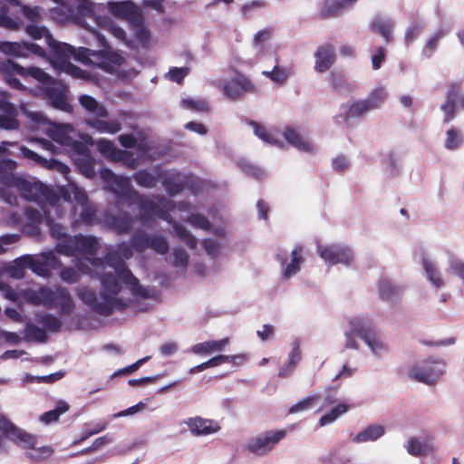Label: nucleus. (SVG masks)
<instances>
[{"instance_id": "f257e3e1", "label": "nucleus", "mask_w": 464, "mask_h": 464, "mask_svg": "<svg viewBox=\"0 0 464 464\" xmlns=\"http://www.w3.org/2000/svg\"><path fill=\"white\" fill-rule=\"evenodd\" d=\"M60 201V198L50 200L44 207V216L40 215L37 221L44 220L50 227L52 236L58 239L56 249L60 254L75 256L78 259V269L82 273L101 277L102 285L101 295L104 299L105 307H100L101 304L98 303L94 293L85 287L79 289V297L84 303L104 312L113 306V297L121 289V282H124L137 298L148 297L147 290L139 285L138 280L125 267L121 260L114 262L111 254L108 256L107 263L92 258L98 247V242L94 237L82 236L67 237L63 232V227L53 222V213L59 215Z\"/></svg>"}, {"instance_id": "f03ea898", "label": "nucleus", "mask_w": 464, "mask_h": 464, "mask_svg": "<svg viewBox=\"0 0 464 464\" xmlns=\"http://www.w3.org/2000/svg\"><path fill=\"white\" fill-rule=\"evenodd\" d=\"M73 1L75 7H77V0ZM76 10L79 12L78 8H76ZM78 14L79 17H77V23L96 36L102 49L99 51L91 50L85 47L75 49L68 44L54 40L49 34L48 30L43 26L31 24L26 26L25 32L29 36L35 40L45 38L46 43L53 52L51 63L53 67L59 72H63L74 78L83 80L90 78V73L70 63V59L72 57L74 60L85 65H92L101 68L107 72L112 74L115 73L120 77H127V74L122 70L125 64V58L107 44L103 35L97 33L86 22V18H88L87 16H82L80 13H78Z\"/></svg>"}, {"instance_id": "7ed1b4c3", "label": "nucleus", "mask_w": 464, "mask_h": 464, "mask_svg": "<svg viewBox=\"0 0 464 464\" xmlns=\"http://www.w3.org/2000/svg\"><path fill=\"white\" fill-rule=\"evenodd\" d=\"M101 177L107 183L110 189L118 197H130L134 199L135 204L138 205L141 218H145L146 216H158L169 222H172L174 218L181 220L188 218V222L195 227L207 229L209 226L208 220L202 215H185L188 208L187 204L176 206L171 201L163 198H157L156 201L144 200L130 190L129 179L116 176L108 169L101 171Z\"/></svg>"}, {"instance_id": "20e7f679", "label": "nucleus", "mask_w": 464, "mask_h": 464, "mask_svg": "<svg viewBox=\"0 0 464 464\" xmlns=\"http://www.w3.org/2000/svg\"><path fill=\"white\" fill-rule=\"evenodd\" d=\"M0 72L5 76L6 83L17 90H24L25 87L14 78V75L22 77H33L42 84L43 90L51 102V104L61 111H69L71 105L66 94V87L54 82L51 76L37 67L24 68L11 60L0 63Z\"/></svg>"}, {"instance_id": "39448f33", "label": "nucleus", "mask_w": 464, "mask_h": 464, "mask_svg": "<svg viewBox=\"0 0 464 464\" xmlns=\"http://www.w3.org/2000/svg\"><path fill=\"white\" fill-rule=\"evenodd\" d=\"M77 8L82 16H87L92 20L99 27L110 32L116 39L122 44L130 48H136L137 45L147 47L150 41V32L147 25L144 24L142 14L140 15L139 21L130 23L133 34L136 38V43L129 40L126 37V32L108 16L98 15L96 10L99 7L97 5L89 0H77Z\"/></svg>"}, {"instance_id": "423d86ee", "label": "nucleus", "mask_w": 464, "mask_h": 464, "mask_svg": "<svg viewBox=\"0 0 464 464\" xmlns=\"http://www.w3.org/2000/svg\"><path fill=\"white\" fill-rule=\"evenodd\" d=\"M0 289L3 291L4 296L11 301L16 302L24 299L31 304H42L48 308L58 306L62 314H69L73 308L72 300L64 289L59 288L56 291H52L48 288H40L16 292L5 285H0Z\"/></svg>"}, {"instance_id": "0eeeda50", "label": "nucleus", "mask_w": 464, "mask_h": 464, "mask_svg": "<svg viewBox=\"0 0 464 464\" xmlns=\"http://www.w3.org/2000/svg\"><path fill=\"white\" fill-rule=\"evenodd\" d=\"M22 110L27 117L28 124L33 131L46 134L54 141L70 148L72 151L84 152L85 146L82 144V141L79 142L73 140L75 131L72 125L55 124L44 118L40 112L27 111L24 107H22Z\"/></svg>"}, {"instance_id": "6e6552de", "label": "nucleus", "mask_w": 464, "mask_h": 464, "mask_svg": "<svg viewBox=\"0 0 464 464\" xmlns=\"http://www.w3.org/2000/svg\"><path fill=\"white\" fill-rule=\"evenodd\" d=\"M251 126L255 135L267 144L282 147L284 145L282 138H284L288 144L303 152L313 153L316 150L315 145L295 129L285 128L280 131L276 128L259 125L256 122H252Z\"/></svg>"}, {"instance_id": "1a4fd4ad", "label": "nucleus", "mask_w": 464, "mask_h": 464, "mask_svg": "<svg viewBox=\"0 0 464 464\" xmlns=\"http://www.w3.org/2000/svg\"><path fill=\"white\" fill-rule=\"evenodd\" d=\"M16 163L11 160H3L0 161V179L7 188H15L26 199H37L38 193L42 189V185L36 182H30L22 176L14 174V170Z\"/></svg>"}, {"instance_id": "9d476101", "label": "nucleus", "mask_w": 464, "mask_h": 464, "mask_svg": "<svg viewBox=\"0 0 464 464\" xmlns=\"http://www.w3.org/2000/svg\"><path fill=\"white\" fill-rule=\"evenodd\" d=\"M445 372L443 362L426 359L416 362L407 368V376L419 382L432 384L440 380Z\"/></svg>"}, {"instance_id": "9b49d317", "label": "nucleus", "mask_w": 464, "mask_h": 464, "mask_svg": "<svg viewBox=\"0 0 464 464\" xmlns=\"http://www.w3.org/2000/svg\"><path fill=\"white\" fill-rule=\"evenodd\" d=\"M414 259L422 267V274L429 285L434 289L446 286V279L440 269L435 257L424 246H418L413 253Z\"/></svg>"}, {"instance_id": "f8f14e48", "label": "nucleus", "mask_w": 464, "mask_h": 464, "mask_svg": "<svg viewBox=\"0 0 464 464\" xmlns=\"http://www.w3.org/2000/svg\"><path fill=\"white\" fill-rule=\"evenodd\" d=\"M285 430H270L250 437L244 444V449L257 457L269 454L273 449L285 438Z\"/></svg>"}, {"instance_id": "ddd939ff", "label": "nucleus", "mask_w": 464, "mask_h": 464, "mask_svg": "<svg viewBox=\"0 0 464 464\" xmlns=\"http://www.w3.org/2000/svg\"><path fill=\"white\" fill-rule=\"evenodd\" d=\"M63 199L67 205L72 206L74 215L79 213L82 222L89 223L93 217L92 209L88 206L87 196L75 184L69 183L65 188L63 189Z\"/></svg>"}, {"instance_id": "4468645a", "label": "nucleus", "mask_w": 464, "mask_h": 464, "mask_svg": "<svg viewBox=\"0 0 464 464\" xmlns=\"http://www.w3.org/2000/svg\"><path fill=\"white\" fill-rule=\"evenodd\" d=\"M218 88L227 98L231 100H237L246 92L255 91V85L251 80L237 71L234 72L229 78L224 79L218 84Z\"/></svg>"}, {"instance_id": "2eb2a0df", "label": "nucleus", "mask_w": 464, "mask_h": 464, "mask_svg": "<svg viewBox=\"0 0 464 464\" xmlns=\"http://www.w3.org/2000/svg\"><path fill=\"white\" fill-rule=\"evenodd\" d=\"M276 259L280 265V272L284 280H288L295 276L301 269L303 263V247L295 246L291 252L278 251Z\"/></svg>"}, {"instance_id": "dca6fc26", "label": "nucleus", "mask_w": 464, "mask_h": 464, "mask_svg": "<svg viewBox=\"0 0 464 464\" xmlns=\"http://www.w3.org/2000/svg\"><path fill=\"white\" fill-rule=\"evenodd\" d=\"M317 253L328 266H349L354 259L352 249L344 245H318Z\"/></svg>"}, {"instance_id": "f3484780", "label": "nucleus", "mask_w": 464, "mask_h": 464, "mask_svg": "<svg viewBox=\"0 0 464 464\" xmlns=\"http://www.w3.org/2000/svg\"><path fill=\"white\" fill-rule=\"evenodd\" d=\"M17 264L28 266V268L32 269L33 272L41 276H48L50 269L55 268L59 265L57 258L52 252L44 254L35 258L30 256H23L18 258Z\"/></svg>"}, {"instance_id": "a211bd4d", "label": "nucleus", "mask_w": 464, "mask_h": 464, "mask_svg": "<svg viewBox=\"0 0 464 464\" xmlns=\"http://www.w3.org/2000/svg\"><path fill=\"white\" fill-rule=\"evenodd\" d=\"M189 432L195 437H207L218 433L221 427L218 420L201 416H193L183 420Z\"/></svg>"}, {"instance_id": "6ab92c4d", "label": "nucleus", "mask_w": 464, "mask_h": 464, "mask_svg": "<svg viewBox=\"0 0 464 464\" xmlns=\"http://www.w3.org/2000/svg\"><path fill=\"white\" fill-rule=\"evenodd\" d=\"M0 52L5 55L18 58H25L29 53H33L40 57H43L45 54L41 46L29 42H0Z\"/></svg>"}, {"instance_id": "aec40b11", "label": "nucleus", "mask_w": 464, "mask_h": 464, "mask_svg": "<svg viewBox=\"0 0 464 464\" xmlns=\"http://www.w3.org/2000/svg\"><path fill=\"white\" fill-rule=\"evenodd\" d=\"M0 431L2 436L19 445H33L34 436L22 430L11 421L6 416L0 415Z\"/></svg>"}, {"instance_id": "412c9836", "label": "nucleus", "mask_w": 464, "mask_h": 464, "mask_svg": "<svg viewBox=\"0 0 464 464\" xmlns=\"http://www.w3.org/2000/svg\"><path fill=\"white\" fill-rule=\"evenodd\" d=\"M79 138L82 140V144L85 146V150L83 153L73 151L76 154L75 164L85 177L92 178L94 176V160L87 152L88 147L92 146L94 141L89 134H80Z\"/></svg>"}, {"instance_id": "4be33fe9", "label": "nucleus", "mask_w": 464, "mask_h": 464, "mask_svg": "<svg viewBox=\"0 0 464 464\" xmlns=\"http://www.w3.org/2000/svg\"><path fill=\"white\" fill-rule=\"evenodd\" d=\"M107 5L110 13L118 18L126 19L130 23L140 20L141 11L130 1L109 2Z\"/></svg>"}, {"instance_id": "5701e85b", "label": "nucleus", "mask_w": 464, "mask_h": 464, "mask_svg": "<svg viewBox=\"0 0 464 464\" xmlns=\"http://www.w3.org/2000/svg\"><path fill=\"white\" fill-rule=\"evenodd\" d=\"M335 50L330 44L320 45L314 53V71L323 73L330 70L335 62Z\"/></svg>"}, {"instance_id": "b1692460", "label": "nucleus", "mask_w": 464, "mask_h": 464, "mask_svg": "<svg viewBox=\"0 0 464 464\" xmlns=\"http://www.w3.org/2000/svg\"><path fill=\"white\" fill-rule=\"evenodd\" d=\"M229 343L230 341L228 337L219 340H208L194 344L191 347V352L198 355L208 356L222 352Z\"/></svg>"}, {"instance_id": "393cba45", "label": "nucleus", "mask_w": 464, "mask_h": 464, "mask_svg": "<svg viewBox=\"0 0 464 464\" xmlns=\"http://www.w3.org/2000/svg\"><path fill=\"white\" fill-rule=\"evenodd\" d=\"M21 152L25 158L34 160V162L42 165L46 169H55L60 173L63 174L64 176H67L70 171L69 167L66 166L65 164L55 160L44 159L43 157L39 156L36 152L25 147L21 148Z\"/></svg>"}, {"instance_id": "a878e982", "label": "nucleus", "mask_w": 464, "mask_h": 464, "mask_svg": "<svg viewBox=\"0 0 464 464\" xmlns=\"http://www.w3.org/2000/svg\"><path fill=\"white\" fill-rule=\"evenodd\" d=\"M362 341L368 347L371 354L375 358H382L390 352L388 343L374 331L369 335L363 336Z\"/></svg>"}, {"instance_id": "bb28decb", "label": "nucleus", "mask_w": 464, "mask_h": 464, "mask_svg": "<svg viewBox=\"0 0 464 464\" xmlns=\"http://www.w3.org/2000/svg\"><path fill=\"white\" fill-rule=\"evenodd\" d=\"M404 447L407 452L414 457L428 454L435 450L429 438L411 437L407 440Z\"/></svg>"}, {"instance_id": "cd10ccee", "label": "nucleus", "mask_w": 464, "mask_h": 464, "mask_svg": "<svg viewBox=\"0 0 464 464\" xmlns=\"http://www.w3.org/2000/svg\"><path fill=\"white\" fill-rule=\"evenodd\" d=\"M349 326L353 334L363 340V336L373 332V323L366 315H354L349 319Z\"/></svg>"}, {"instance_id": "c85d7f7f", "label": "nucleus", "mask_w": 464, "mask_h": 464, "mask_svg": "<svg viewBox=\"0 0 464 464\" xmlns=\"http://www.w3.org/2000/svg\"><path fill=\"white\" fill-rule=\"evenodd\" d=\"M385 433V427L382 424L370 425L352 438V442L360 444L370 441H375Z\"/></svg>"}, {"instance_id": "c756f323", "label": "nucleus", "mask_w": 464, "mask_h": 464, "mask_svg": "<svg viewBox=\"0 0 464 464\" xmlns=\"http://www.w3.org/2000/svg\"><path fill=\"white\" fill-rule=\"evenodd\" d=\"M86 124L100 133L115 134L121 130V125L117 121H107L104 118H93L86 120Z\"/></svg>"}, {"instance_id": "7c9ffc66", "label": "nucleus", "mask_w": 464, "mask_h": 464, "mask_svg": "<svg viewBox=\"0 0 464 464\" xmlns=\"http://www.w3.org/2000/svg\"><path fill=\"white\" fill-rule=\"evenodd\" d=\"M96 145L99 152L110 160L120 161L125 158L126 152L117 149L110 140L100 139Z\"/></svg>"}, {"instance_id": "2f4dec72", "label": "nucleus", "mask_w": 464, "mask_h": 464, "mask_svg": "<svg viewBox=\"0 0 464 464\" xmlns=\"http://www.w3.org/2000/svg\"><path fill=\"white\" fill-rule=\"evenodd\" d=\"M464 144V132L457 128L451 127L445 131L443 138V148L448 151L459 150Z\"/></svg>"}, {"instance_id": "473e14b6", "label": "nucleus", "mask_w": 464, "mask_h": 464, "mask_svg": "<svg viewBox=\"0 0 464 464\" xmlns=\"http://www.w3.org/2000/svg\"><path fill=\"white\" fill-rule=\"evenodd\" d=\"M352 404L348 402H339L336 406L324 413L318 420L320 428L328 426L337 420L341 416L344 415L352 408Z\"/></svg>"}, {"instance_id": "72a5a7b5", "label": "nucleus", "mask_w": 464, "mask_h": 464, "mask_svg": "<svg viewBox=\"0 0 464 464\" xmlns=\"http://www.w3.org/2000/svg\"><path fill=\"white\" fill-rule=\"evenodd\" d=\"M79 102L89 113L96 117L106 118L109 115L106 107L90 95H81L79 97Z\"/></svg>"}, {"instance_id": "f704fd0d", "label": "nucleus", "mask_w": 464, "mask_h": 464, "mask_svg": "<svg viewBox=\"0 0 464 464\" xmlns=\"http://www.w3.org/2000/svg\"><path fill=\"white\" fill-rule=\"evenodd\" d=\"M262 74L277 85H284L292 75L289 67L275 65L271 71H264Z\"/></svg>"}, {"instance_id": "c9c22d12", "label": "nucleus", "mask_w": 464, "mask_h": 464, "mask_svg": "<svg viewBox=\"0 0 464 464\" xmlns=\"http://www.w3.org/2000/svg\"><path fill=\"white\" fill-rule=\"evenodd\" d=\"M348 118L361 117L372 111L365 99L353 101L343 106Z\"/></svg>"}, {"instance_id": "e433bc0d", "label": "nucleus", "mask_w": 464, "mask_h": 464, "mask_svg": "<svg viewBox=\"0 0 464 464\" xmlns=\"http://www.w3.org/2000/svg\"><path fill=\"white\" fill-rule=\"evenodd\" d=\"M393 26L392 20L383 17H376L371 25L372 30L381 34L386 42L391 40Z\"/></svg>"}, {"instance_id": "4c0bfd02", "label": "nucleus", "mask_w": 464, "mask_h": 464, "mask_svg": "<svg viewBox=\"0 0 464 464\" xmlns=\"http://www.w3.org/2000/svg\"><path fill=\"white\" fill-rule=\"evenodd\" d=\"M144 241L145 244H141L140 241L134 243L135 248L138 251H142L146 246H150L153 250L160 254H164L168 251L169 246L163 237H156L146 238Z\"/></svg>"}, {"instance_id": "58836bf2", "label": "nucleus", "mask_w": 464, "mask_h": 464, "mask_svg": "<svg viewBox=\"0 0 464 464\" xmlns=\"http://www.w3.org/2000/svg\"><path fill=\"white\" fill-rule=\"evenodd\" d=\"M69 404L64 401H59L56 403L54 410L49 411L40 417V421L45 425L55 422L59 420L60 416L69 410Z\"/></svg>"}, {"instance_id": "ea45409f", "label": "nucleus", "mask_w": 464, "mask_h": 464, "mask_svg": "<svg viewBox=\"0 0 464 464\" xmlns=\"http://www.w3.org/2000/svg\"><path fill=\"white\" fill-rule=\"evenodd\" d=\"M27 449V455L29 458L39 460L50 457L53 453V449L51 446H37V440L34 436V442L33 445H22Z\"/></svg>"}, {"instance_id": "a19ab883", "label": "nucleus", "mask_w": 464, "mask_h": 464, "mask_svg": "<svg viewBox=\"0 0 464 464\" xmlns=\"http://www.w3.org/2000/svg\"><path fill=\"white\" fill-rule=\"evenodd\" d=\"M381 296L389 302H394L401 294V288L391 282L383 281L380 284Z\"/></svg>"}, {"instance_id": "79ce46f5", "label": "nucleus", "mask_w": 464, "mask_h": 464, "mask_svg": "<svg viewBox=\"0 0 464 464\" xmlns=\"http://www.w3.org/2000/svg\"><path fill=\"white\" fill-rule=\"evenodd\" d=\"M388 92L384 87L374 88L369 96L365 98L372 110L379 109L385 102Z\"/></svg>"}, {"instance_id": "37998d69", "label": "nucleus", "mask_w": 464, "mask_h": 464, "mask_svg": "<svg viewBox=\"0 0 464 464\" xmlns=\"http://www.w3.org/2000/svg\"><path fill=\"white\" fill-rule=\"evenodd\" d=\"M320 396L318 394H311L297 401L289 409V413L295 414L311 410L314 407L316 402L319 401Z\"/></svg>"}, {"instance_id": "c03bdc74", "label": "nucleus", "mask_w": 464, "mask_h": 464, "mask_svg": "<svg viewBox=\"0 0 464 464\" xmlns=\"http://www.w3.org/2000/svg\"><path fill=\"white\" fill-rule=\"evenodd\" d=\"M445 35V33L443 30H440L433 34H431L429 39L427 40V43L423 46L422 49V54L425 57H430L434 51L436 50L438 46L439 41Z\"/></svg>"}, {"instance_id": "a18cd8bd", "label": "nucleus", "mask_w": 464, "mask_h": 464, "mask_svg": "<svg viewBox=\"0 0 464 464\" xmlns=\"http://www.w3.org/2000/svg\"><path fill=\"white\" fill-rule=\"evenodd\" d=\"M181 104L185 109H188L196 112H204L208 110V103L204 99H184L182 100Z\"/></svg>"}, {"instance_id": "49530a36", "label": "nucleus", "mask_w": 464, "mask_h": 464, "mask_svg": "<svg viewBox=\"0 0 464 464\" xmlns=\"http://www.w3.org/2000/svg\"><path fill=\"white\" fill-rule=\"evenodd\" d=\"M108 422L99 421L93 424L92 428L82 430L81 438L73 442L74 445L81 443L91 436L98 434L107 429Z\"/></svg>"}, {"instance_id": "de8ad7c7", "label": "nucleus", "mask_w": 464, "mask_h": 464, "mask_svg": "<svg viewBox=\"0 0 464 464\" xmlns=\"http://www.w3.org/2000/svg\"><path fill=\"white\" fill-rule=\"evenodd\" d=\"M302 360V352L299 343L295 341L291 344V351L288 353L287 360L290 364L297 367Z\"/></svg>"}, {"instance_id": "09e8293b", "label": "nucleus", "mask_w": 464, "mask_h": 464, "mask_svg": "<svg viewBox=\"0 0 464 464\" xmlns=\"http://www.w3.org/2000/svg\"><path fill=\"white\" fill-rule=\"evenodd\" d=\"M20 24L21 23L18 20L7 16L6 12L0 10V27L8 30H17Z\"/></svg>"}, {"instance_id": "8fccbe9b", "label": "nucleus", "mask_w": 464, "mask_h": 464, "mask_svg": "<svg viewBox=\"0 0 464 464\" xmlns=\"http://www.w3.org/2000/svg\"><path fill=\"white\" fill-rule=\"evenodd\" d=\"M189 70L188 67H174L168 72V78L177 83H180L182 80L188 75Z\"/></svg>"}, {"instance_id": "3c124183", "label": "nucleus", "mask_w": 464, "mask_h": 464, "mask_svg": "<svg viewBox=\"0 0 464 464\" xmlns=\"http://www.w3.org/2000/svg\"><path fill=\"white\" fill-rule=\"evenodd\" d=\"M135 179L139 185L147 188L153 187L156 184L155 177L146 171L136 173Z\"/></svg>"}, {"instance_id": "603ef678", "label": "nucleus", "mask_w": 464, "mask_h": 464, "mask_svg": "<svg viewBox=\"0 0 464 464\" xmlns=\"http://www.w3.org/2000/svg\"><path fill=\"white\" fill-rule=\"evenodd\" d=\"M111 441H112V438L109 435H104V436L99 437L93 440V442L92 443V445L89 448L82 450L81 451V453L84 454V453H88V452L96 450L102 448V446L110 444Z\"/></svg>"}, {"instance_id": "864d4df0", "label": "nucleus", "mask_w": 464, "mask_h": 464, "mask_svg": "<svg viewBox=\"0 0 464 464\" xmlns=\"http://www.w3.org/2000/svg\"><path fill=\"white\" fill-rule=\"evenodd\" d=\"M173 228L177 236L182 238L189 247H194L196 246V239L194 237L190 236L185 228L179 227L177 224H174Z\"/></svg>"}, {"instance_id": "5fc2aeb1", "label": "nucleus", "mask_w": 464, "mask_h": 464, "mask_svg": "<svg viewBox=\"0 0 464 464\" xmlns=\"http://www.w3.org/2000/svg\"><path fill=\"white\" fill-rule=\"evenodd\" d=\"M145 410V403L142 401L138 402L136 405H133L126 410H123L118 413L112 415L113 418H121L128 417L130 415H134Z\"/></svg>"}, {"instance_id": "6e6d98bb", "label": "nucleus", "mask_w": 464, "mask_h": 464, "mask_svg": "<svg viewBox=\"0 0 464 464\" xmlns=\"http://www.w3.org/2000/svg\"><path fill=\"white\" fill-rule=\"evenodd\" d=\"M22 13L32 22H36L41 19V12L37 6L22 5Z\"/></svg>"}, {"instance_id": "4d7b16f0", "label": "nucleus", "mask_w": 464, "mask_h": 464, "mask_svg": "<svg viewBox=\"0 0 464 464\" xmlns=\"http://www.w3.org/2000/svg\"><path fill=\"white\" fill-rule=\"evenodd\" d=\"M420 25L411 24V26H409L407 28V30L405 32V35H404L405 44L408 46L411 43H413L420 35Z\"/></svg>"}, {"instance_id": "13d9d810", "label": "nucleus", "mask_w": 464, "mask_h": 464, "mask_svg": "<svg viewBox=\"0 0 464 464\" xmlns=\"http://www.w3.org/2000/svg\"><path fill=\"white\" fill-rule=\"evenodd\" d=\"M271 39V32L268 30H261L255 34L254 43L258 50H261L265 44Z\"/></svg>"}, {"instance_id": "bf43d9fd", "label": "nucleus", "mask_w": 464, "mask_h": 464, "mask_svg": "<svg viewBox=\"0 0 464 464\" xmlns=\"http://www.w3.org/2000/svg\"><path fill=\"white\" fill-rule=\"evenodd\" d=\"M350 160L346 156L339 155L332 161V166L334 170L344 171L350 167Z\"/></svg>"}, {"instance_id": "052dcab7", "label": "nucleus", "mask_w": 464, "mask_h": 464, "mask_svg": "<svg viewBox=\"0 0 464 464\" xmlns=\"http://www.w3.org/2000/svg\"><path fill=\"white\" fill-rule=\"evenodd\" d=\"M386 50L382 47H378L372 58V69L377 70L381 67L382 63L385 58Z\"/></svg>"}, {"instance_id": "680f3d73", "label": "nucleus", "mask_w": 464, "mask_h": 464, "mask_svg": "<svg viewBox=\"0 0 464 464\" xmlns=\"http://www.w3.org/2000/svg\"><path fill=\"white\" fill-rule=\"evenodd\" d=\"M178 348L175 342H168L160 345V352L163 357H169L178 351Z\"/></svg>"}, {"instance_id": "e2e57ef3", "label": "nucleus", "mask_w": 464, "mask_h": 464, "mask_svg": "<svg viewBox=\"0 0 464 464\" xmlns=\"http://www.w3.org/2000/svg\"><path fill=\"white\" fill-rule=\"evenodd\" d=\"M17 239L16 235H6L0 237V255L7 251L8 246L14 244Z\"/></svg>"}, {"instance_id": "0e129e2a", "label": "nucleus", "mask_w": 464, "mask_h": 464, "mask_svg": "<svg viewBox=\"0 0 464 464\" xmlns=\"http://www.w3.org/2000/svg\"><path fill=\"white\" fill-rule=\"evenodd\" d=\"M61 277L68 283H74L79 278V273L72 268H67L62 271Z\"/></svg>"}, {"instance_id": "69168bd1", "label": "nucleus", "mask_w": 464, "mask_h": 464, "mask_svg": "<svg viewBox=\"0 0 464 464\" xmlns=\"http://www.w3.org/2000/svg\"><path fill=\"white\" fill-rule=\"evenodd\" d=\"M43 324L51 331H56L61 326L60 321L53 315L44 316L43 319Z\"/></svg>"}, {"instance_id": "338daca9", "label": "nucleus", "mask_w": 464, "mask_h": 464, "mask_svg": "<svg viewBox=\"0 0 464 464\" xmlns=\"http://www.w3.org/2000/svg\"><path fill=\"white\" fill-rule=\"evenodd\" d=\"M185 128L188 130L194 131L200 135H205L208 131L207 128L199 122L190 121L185 125Z\"/></svg>"}, {"instance_id": "774afa93", "label": "nucleus", "mask_w": 464, "mask_h": 464, "mask_svg": "<svg viewBox=\"0 0 464 464\" xmlns=\"http://www.w3.org/2000/svg\"><path fill=\"white\" fill-rule=\"evenodd\" d=\"M256 334L262 341H266L273 335L274 327L269 324H264Z\"/></svg>"}]
</instances>
